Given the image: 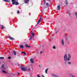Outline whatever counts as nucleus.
I'll return each mask as SVG.
<instances>
[{
    "label": "nucleus",
    "instance_id": "nucleus-34",
    "mask_svg": "<svg viewBox=\"0 0 77 77\" xmlns=\"http://www.w3.org/2000/svg\"><path fill=\"white\" fill-rule=\"evenodd\" d=\"M39 67H41V65H39Z\"/></svg>",
    "mask_w": 77,
    "mask_h": 77
},
{
    "label": "nucleus",
    "instance_id": "nucleus-21",
    "mask_svg": "<svg viewBox=\"0 0 77 77\" xmlns=\"http://www.w3.org/2000/svg\"><path fill=\"white\" fill-rule=\"evenodd\" d=\"M67 64H68V65H71V62H68L67 63Z\"/></svg>",
    "mask_w": 77,
    "mask_h": 77
},
{
    "label": "nucleus",
    "instance_id": "nucleus-1",
    "mask_svg": "<svg viewBox=\"0 0 77 77\" xmlns=\"http://www.w3.org/2000/svg\"><path fill=\"white\" fill-rule=\"evenodd\" d=\"M68 57L67 58V54H66L64 55V61H69L70 60V58L71 57V55L69 54H68Z\"/></svg>",
    "mask_w": 77,
    "mask_h": 77
},
{
    "label": "nucleus",
    "instance_id": "nucleus-37",
    "mask_svg": "<svg viewBox=\"0 0 77 77\" xmlns=\"http://www.w3.org/2000/svg\"><path fill=\"white\" fill-rule=\"evenodd\" d=\"M18 74L20 75V73H18Z\"/></svg>",
    "mask_w": 77,
    "mask_h": 77
},
{
    "label": "nucleus",
    "instance_id": "nucleus-6",
    "mask_svg": "<svg viewBox=\"0 0 77 77\" xmlns=\"http://www.w3.org/2000/svg\"><path fill=\"white\" fill-rule=\"evenodd\" d=\"M41 20H42V18H41V17H40L39 18V19L38 20V22L37 23V25H38V24H39L41 21Z\"/></svg>",
    "mask_w": 77,
    "mask_h": 77
},
{
    "label": "nucleus",
    "instance_id": "nucleus-2",
    "mask_svg": "<svg viewBox=\"0 0 77 77\" xmlns=\"http://www.w3.org/2000/svg\"><path fill=\"white\" fill-rule=\"evenodd\" d=\"M12 2V4L13 5H19V3L18 2H16L15 0H11Z\"/></svg>",
    "mask_w": 77,
    "mask_h": 77
},
{
    "label": "nucleus",
    "instance_id": "nucleus-7",
    "mask_svg": "<svg viewBox=\"0 0 77 77\" xmlns=\"http://www.w3.org/2000/svg\"><path fill=\"white\" fill-rule=\"evenodd\" d=\"M8 37L9 39H11V40H14V39H15L14 38L11 37V36L10 35H9L8 36Z\"/></svg>",
    "mask_w": 77,
    "mask_h": 77
},
{
    "label": "nucleus",
    "instance_id": "nucleus-4",
    "mask_svg": "<svg viewBox=\"0 0 77 77\" xmlns=\"http://www.w3.org/2000/svg\"><path fill=\"white\" fill-rule=\"evenodd\" d=\"M32 31L31 33L32 34V37L31 36L29 38V39L30 40H31V39H32V37H34V35H35V33H33V32H32Z\"/></svg>",
    "mask_w": 77,
    "mask_h": 77
},
{
    "label": "nucleus",
    "instance_id": "nucleus-28",
    "mask_svg": "<svg viewBox=\"0 0 77 77\" xmlns=\"http://www.w3.org/2000/svg\"><path fill=\"white\" fill-rule=\"evenodd\" d=\"M46 6H49L48 3H46Z\"/></svg>",
    "mask_w": 77,
    "mask_h": 77
},
{
    "label": "nucleus",
    "instance_id": "nucleus-14",
    "mask_svg": "<svg viewBox=\"0 0 77 77\" xmlns=\"http://www.w3.org/2000/svg\"><path fill=\"white\" fill-rule=\"evenodd\" d=\"M2 72H3L4 73H5V74H8V73H7V72H6L4 70H2Z\"/></svg>",
    "mask_w": 77,
    "mask_h": 77
},
{
    "label": "nucleus",
    "instance_id": "nucleus-30",
    "mask_svg": "<svg viewBox=\"0 0 77 77\" xmlns=\"http://www.w3.org/2000/svg\"><path fill=\"white\" fill-rule=\"evenodd\" d=\"M20 11H18L17 12V14H20Z\"/></svg>",
    "mask_w": 77,
    "mask_h": 77
},
{
    "label": "nucleus",
    "instance_id": "nucleus-8",
    "mask_svg": "<svg viewBox=\"0 0 77 77\" xmlns=\"http://www.w3.org/2000/svg\"><path fill=\"white\" fill-rule=\"evenodd\" d=\"M52 76H54V77H59V76L54 74H52Z\"/></svg>",
    "mask_w": 77,
    "mask_h": 77
},
{
    "label": "nucleus",
    "instance_id": "nucleus-13",
    "mask_svg": "<svg viewBox=\"0 0 77 77\" xmlns=\"http://www.w3.org/2000/svg\"><path fill=\"white\" fill-rule=\"evenodd\" d=\"M25 47L26 48H30V46H29L27 44L26 45H25Z\"/></svg>",
    "mask_w": 77,
    "mask_h": 77
},
{
    "label": "nucleus",
    "instance_id": "nucleus-32",
    "mask_svg": "<svg viewBox=\"0 0 77 77\" xmlns=\"http://www.w3.org/2000/svg\"><path fill=\"white\" fill-rule=\"evenodd\" d=\"M44 2V4H45V0H43Z\"/></svg>",
    "mask_w": 77,
    "mask_h": 77
},
{
    "label": "nucleus",
    "instance_id": "nucleus-20",
    "mask_svg": "<svg viewBox=\"0 0 77 77\" xmlns=\"http://www.w3.org/2000/svg\"><path fill=\"white\" fill-rule=\"evenodd\" d=\"M29 1V0H26V1H25V3H28V2Z\"/></svg>",
    "mask_w": 77,
    "mask_h": 77
},
{
    "label": "nucleus",
    "instance_id": "nucleus-15",
    "mask_svg": "<svg viewBox=\"0 0 77 77\" xmlns=\"http://www.w3.org/2000/svg\"><path fill=\"white\" fill-rule=\"evenodd\" d=\"M69 75L70 76H71V77H75V76H74V75H72V74H69Z\"/></svg>",
    "mask_w": 77,
    "mask_h": 77
},
{
    "label": "nucleus",
    "instance_id": "nucleus-26",
    "mask_svg": "<svg viewBox=\"0 0 77 77\" xmlns=\"http://www.w3.org/2000/svg\"><path fill=\"white\" fill-rule=\"evenodd\" d=\"M75 16L76 17V18H77V13H75Z\"/></svg>",
    "mask_w": 77,
    "mask_h": 77
},
{
    "label": "nucleus",
    "instance_id": "nucleus-22",
    "mask_svg": "<svg viewBox=\"0 0 77 77\" xmlns=\"http://www.w3.org/2000/svg\"><path fill=\"white\" fill-rule=\"evenodd\" d=\"M52 48H53V49H56V46L54 45L53 46Z\"/></svg>",
    "mask_w": 77,
    "mask_h": 77
},
{
    "label": "nucleus",
    "instance_id": "nucleus-33",
    "mask_svg": "<svg viewBox=\"0 0 77 77\" xmlns=\"http://www.w3.org/2000/svg\"><path fill=\"white\" fill-rule=\"evenodd\" d=\"M40 54H42V51H40Z\"/></svg>",
    "mask_w": 77,
    "mask_h": 77
},
{
    "label": "nucleus",
    "instance_id": "nucleus-24",
    "mask_svg": "<svg viewBox=\"0 0 77 77\" xmlns=\"http://www.w3.org/2000/svg\"><path fill=\"white\" fill-rule=\"evenodd\" d=\"M5 59V58L3 57H0V59Z\"/></svg>",
    "mask_w": 77,
    "mask_h": 77
},
{
    "label": "nucleus",
    "instance_id": "nucleus-3",
    "mask_svg": "<svg viewBox=\"0 0 77 77\" xmlns=\"http://www.w3.org/2000/svg\"><path fill=\"white\" fill-rule=\"evenodd\" d=\"M21 69H22V71H27V69L25 67H21Z\"/></svg>",
    "mask_w": 77,
    "mask_h": 77
},
{
    "label": "nucleus",
    "instance_id": "nucleus-12",
    "mask_svg": "<svg viewBox=\"0 0 77 77\" xmlns=\"http://www.w3.org/2000/svg\"><path fill=\"white\" fill-rule=\"evenodd\" d=\"M4 2H10V0H3Z\"/></svg>",
    "mask_w": 77,
    "mask_h": 77
},
{
    "label": "nucleus",
    "instance_id": "nucleus-16",
    "mask_svg": "<svg viewBox=\"0 0 77 77\" xmlns=\"http://www.w3.org/2000/svg\"><path fill=\"white\" fill-rule=\"evenodd\" d=\"M65 2L66 3V5H68V0H66Z\"/></svg>",
    "mask_w": 77,
    "mask_h": 77
},
{
    "label": "nucleus",
    "instance_id": "nucleus-9",
    "mask_svg": "<svg viewBox=\"0 0 77 77\" xmlns=\"http://www.w3.org/2000/svg\"><path fill=\"white\" fill-rule=\"evenodd\" d=\"M1 69H5L6 68L4 67V65H2V66L1 67Z\"/></svg>",
    "mask_w": 77,
    "mask_h": 77
},
{
    "label": "nucleus",
    "instance_id": "nucleus-29",
    "mask_svg": "<svg viewBox=\"0 0 77 77\" xmlns=\"http://www.w3.org/2000/svg\"><path fill=\"white\" fill-rule=\"evenodd\" d=\"M8 59H11V57H8Z\"/></svg>",
    "mask_w": 77,
    "mask_h": 77
},
{
    "label": "nucleus",
    "instance_id": "nucleus-31",
    "mask_svg": "<svg viewBox=\"0 0 77 77\" xmlns=\"http://www.w3.org/2000/svg\"><path fill=\"white\" fill-rule=\"evenodd\" d=\"M37 76L38 77H40V75H37Z\"/></svg>",
    "mask_w": 77,
    "mask_h": 77
},
{
    "label": "nucleus",
    "instance_id": "nucleus-27",
    "mask_svg": "<svg viewBox=\"0 0 77 77\" xmlns=\"http://www.w3.org/2000/svg\"><path fill=\"white\" fill-rule=\"evenodd\" d=\"M2 27L1 28V29H4V28H5V27H3V25H2Z\"/></svg>",
    "mask_w": 77,
    "mask_h": 77
},
{
    "label": "nucleus",
    "instance_id": "nucleus-36",
    "mask_svg": "<svg viewBox=\"0 0 77 77\" xmlns=\"http://www.w3.org/2000/svg\"><path fill=\"white\" fill-rule=\"evenodd\" d=\"M29 71H30V69H29Z\"/></svg>",
    "mask_w": 77,
    "mask_h": 77
},
{
    "label": "nucleus",
    "instance_id": "nucleus-35",
    "mask_svg": "<svg viewBox=\"0 0 77 77\" xmlns=\"http://www.w3.org/2000/svg\"><path fill=\"white\" fill-rule=\"evenodd\" d=\"M29 15H30V13L29 14Z\"/></svg>",
    "mask_w": 77,
    "mask_h": 77
},
{
    "label": "nucleus",
    "instance_id": "nucleus-19",
    "mask_svg": "<svg viewBox=\"0 0 77 77\" xmlns=\"http://www.w3.org/2000/svg\"><path fill=\"white\" fill-rule=\"evenodd\" d=\"M20 48H23L24 47L23 46V45H20Z\"/></svg>",
    "mask_w": 77,
    "mask_h": 77
},
{
    "label": "nucleus",
    "instance_id": "nucleus-17",
    "mask_svg": "<svg viewBox=\"0 0 77 77\" xmlns=\"http://www.w3.org/2000/svg\"><path fill=\"white\" fill-rule=\"evenodd\" d=\"M48 68L47 69L45 70V73L46 74H47V71L48 70Z\"/></svg>",
    "mask_w": 77,
    "mask_h": 77
},
{
    "label": "nucleus",
    "instance_id": "nucleus-11",
    "mask_svg": "<svg viewBox=\"0 0 77 77\" xmlns=\"http://www.w3.org/2000/svg\"><path fill=\"white\" fill-rule=\"evenodd\" d=\"M57 11H59L60 9V5H58L57 6Z\"/></svg>",
    "mask_w": 77,
    "mask_h": 77
},
{
    "label": "nucleus",
    "instance_id": "nucleus-5",
    "mask_svg": "<svg viewBox=\"0 0 77 77\" xmlns=\"http://www.w3.org/2000/svg\"><path fill=\"white\" fill-rule=\"evenodd\" d=\"M61 45H65V42H64V40H63V39H62L61 41Z\"/></svg>",
    "mask_w": 77,
    "mask_h": 77
},
{
    "label": "nucleus",
    "instance_id": "nucleus-23",
    "mask_svg": "<svg viewBox=\"0 0 77 77\" xmlns=\"http://www.w3.org/2000/svg\"><path fill=\"white\" fill-rule=\"evenodd\" d=\"M13 53L14 54V55H16L17 54V53H16V52H15V51H14Z\"/></svg>",
    "mask_w": 77,
    "mask_h": 77
},
{
    "label": "nucleus",
    "instance_id": "nucleus-10",
    "mask_svg": "<svg viewBox=\"0 0 77 77\" xmlns=\"http://www.w3.org/2000/svg\"><path fill=\"white\" fill-rule=\"evenodd\" d=\"M30 61L32 63H34V62L33 61V59L31 58L30 60Z\"/></svg>",
    "mask_w": 77,
    "mask_h": 77
},
{
    "label": "nucleus",
    "instance_id": "nucleus-25",
    "mask_svg": "<svg viewBox=\"0 0 77 77\" xmlns=\"http://www.w3.org/2000/svg\"><path fill=\"white\" fill-rule=\"evenodd\" d=\"M68 13H69V15H71V14H70V11H68Z\"/></svg>",
    "mask_w": 77,
    "mask_h": 77
},
{
    "label": "nucleus",
    "instance_id": "nucleus-18",
    "mask_svg": "<svg viewBox=\"0 0 77 77\" xmlns=\"http://www.w3.org/2000/svg\"><path fill=\"white\" fill-rule=\"evenodd\" d=\"M21 53L22 54H24L25 55L26 54V52H24V51L22 52Z\"/></svg>",
    "mask_w": 77,
    "mask_h": 77
}]
</instances>
